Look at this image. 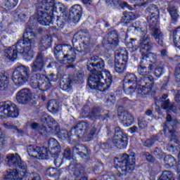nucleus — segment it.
I'll list each match as a JSON object with an SVG mask.
<instances>
[{"instance_id":"f257e3e1","label":"nucleus","mask_w":180,"mask_h":180,"mask_svg":"<svg viewBox=\"0 0 180 180\" xmlns=\"http://www.w3.org/2000/svg\"><path fill=\"white\" fill-rule=\"evenodd\" d=\"M105 60L98 56H92L86 63V70L90 75L87 79L86 88L91 91L106 92L112 84H116L119 77L112 75L110 71L105 70Z\"/></svg>"},{"instance_id":"f03ea898","label":"nucleus","mask_w":180,"mask_h":180,"mask_svg":"<svg viewBox=\"0 0 180 180\" xmlns=\"http://www.w3.org/2000/svg\"><path fill=\"white\" fill-rule=\"evenodd\" d=\"M39 23L41 25V26L54 25V23L51 22V17L47 13H44L41 10H37L35 15H32L30 18L25 30L22 34V39L26 41H29L33 46H34L36 41V33L33 32V29L37 27Z\"/></svg>"},{"instance_id":"7ed1b4c3","label":"nucleus","mask_w":180,"mask_h":180,"mask_svg":"<svg viewBox=\"0 0 180 180\" xmlns=\"http://www.w3.org/2000/svg\"><path fill=\"white\" fill-rule=\"evenodd\" d=\"M34 47L30 42L23 38L19 39L15 45L6 46L4 49V57L10 61H15L18 58V54H21L27 61H32L34 57Z\"/></svg>"},{"instance_id":"20e7f679","label":"nucleus","mask_w":180,"mask_h":180,"mask_svg":"<svg viewBox=\"0 0 180 180\" xmlns=\"http://www.w3.org/2000/svg\"><path fill=\"white\" fill-rule=\"evenodd\" d=\"M143 56H141V60L137 66V72L140 75L139 82L143 84L139 85L137 89L138 94L141 95H150V92L154 86V77L150 75V72L154 71L155 65L153 64H149L148 68L143 63Z\"/></svg>"},{"instance_id":"39448f33","label":"nucleus","mask_w":180,"mask_h":180,"mask_svg":"<svg viewBox=\"0 0 180 180\" xmlns=\"http://www.w3.org/2000/svg\"><path fill=\"white\" fill-rule=\"evenodd\" d=\"M53 46V36L47 34L41 38L39 44V49L41 52H38L35 60L30 64L32 72H43L46 65H47V60L44 56V53L47 49H50Z\"/></svg>"},{"instance_id":"423d86ee","label":"nucleus","mask_w":180,"mask_h":180,"mask_svg":"<svg viewBox=\"0 0 180 180\" xmlns=\"http://www.w3.org/2000/svg\"><path fill=\"white\" fill-rule=\"evenodd\" d=\"M136 165V153L131 152L120 154L119 157L114 158V167L117 169V176L124 178L127 174H131L134 171Z\"/></svg>"},{"instance_id":"0eeeda50","label":"nucleus","mask_w":180,"mask_h":180,"mask_svg":"<svg viewBox=\"0 0 180 180\" xmlns=\"http://www.w3.org/2000/svg\"><path fill=\"white\" fill-rule=\"evenodd\" d=\"M127 39H129V35L126 34L124 40L126 46L129 47V49H136V47L139 48L142 60L149 58L150 54H151V51H153V49H154V43L151 41V39L148 35L145 34V35L141 37L138 46L137 44H136L137 39L131 38L129 39V41H127Z\"/></svg>"},{"instance_id":"6e6552de","label":"nucleus","mask_w":180,"mask_h":180,"mask_svg":"<svg viewBox=\"0 0 180 180\" xmlns=\"http://www.w3.org/2000/svg\"><path fill=\"white\" fill-rule=\"evenodd\" d=\"M129 144L127 134L122 131L119 127L115 128V134L112 139H108L101 144V148L105 153H108L116 147L118 150H124Z\"/></svg>"},{"instance_id":"1a4fd4ad","label":"nucleus","mask_w":180,"mask_h":180,"mask_svg":"<svg viewBox=\"0 0 180 180\" xmlns=\"http://www.w3.org/2000/svg\"><path fill=\"white\" fill-rule=\"evenodd\" d=\"M28 153L30 154H37L42 160L57 153H61V146L58 141L54 138H50L48 141V147L43 145H31L30 146Z\"/></svg>"},{"instance_id":"9d476101","label":"nucleus","mask_w":180,"mask_h":180,"mask_svg":"<svg viewBox=\"0 0 180 180\" xmlns=\"http://www.w3.org/2000/svg\"><path fill=\"white\" fill-rule=\"evenodd\" d=\"M146 20L148 23L149 30L151 32V36L154 39L156 44L159 47H165V44H164V33L158 27V23H160V14L148 15L146 18Z\"/></svg>"},{"instance_id":"9b49d317","label":"nucleus","mask_w":180,"mask_h":180,"mask_svg":"<svg viewBox=\"0 0 180 180\" xmlns=\"http://www.w3.org/2000/svg\"><path fill=\"white\" fill-rule=\"evenodd\" d=\"M62 157L70 160L69 165L67 167L68 171L70 172V174H72L75 178H79L85 174V167L82 165L78 164V160L71 156V148L70 147H67L64 150Z\"/></svg>"},{"instance_id":"f8f14e48","label":"nucleus","mask_w":180,"mask_h":180,"mask_svg":"<svg viewBox=\"0 0 180 180\" xmlns=\"http://www.w3.org/2000/svg\"><path fill=\"white\" fill-rule=\"evenodd\" d=\"M53 54L56 60H59L60 64H72L77 58V52L75 49L70 48L67 51V54L63 51V44H58L53 49Z\"/></svg>"},{"instance_id":"ddd939ff","label":"nucleus","mask_w":180,"mask_h":180,"mask_svg":"<svg viewBox=\"0 0 180 180\" xmlns=\"http://www.w3.org/2000/svg\"><path fill=\"white\" fill-rule=\"evenodd\" d=\"M88 127H89V124L84 121H80L73 127H72L70 131L68 130H63L60 131V136L65 140L71 139V136H76L77 140H81L86 133V130H88Z\"/></svg>"},{"instance_id":"4468645a","label":"nucleus","mask_w":180,"mask_h":180,"mask_svg":"<svg viewBox=\"0 0 180 180\" xmlns=\"http://www.w3.org/2000/svg\"><path fill=\"white\" fill-rule=\"evenodd\" d=\"M127 61H129V51L126 48H120L114 60L115 72L118 74H123L127 70Z\"/></svg>"},{"instance_id":"2eb2a0df","label":"nucleus","mask_w":180,"mask_h":180,"mask_svg":"<svg viewBox=\"0 0 180 180\" xmlns=\"http://www.w3.org/2000/svg\"><path fill=\"white\" fill-rule=\"evenodd\" d=\"M20 113L18 105L11 101L0 102V119H7V117L15 119Z\"/></svg>"},{"instance_id":"dca6fc26","label":"nucleus","mask_w":180,"mask_h":180,"mask_svg":"<svg viewBox=\"0 0 180 180\" xmlns=\"http://www.w3.org/2000/svg\"><path fill=\"white\" fill-rule=\"evenodd\" d=\"M30 77L29 67L20 65L15 68L12 75V81L17 86L25 85Z\"/></svg>"},{"instance_id":"f3484780","label":"nucleus","mask_w":180,"mask_h":180,"mask_svg":"<svg viewBox=\"0 0 180 180\" xmlns=\"http://www.w3.org/2000/svg\"><path fill=\"white\" fill-rule=\"evenodd\" d=\"M37 82V87L41 92H46L51 88V82H56L57 81V76L56 74L51 73L48 75L37 73L34 75Z\"/></svg>"},{"instance_id":"a211bd4d","label":"nucleus","mask_w":180,"mask_h":180,"mask_svg":"<svg viewBox=\"0 0 180 180\" xmlns=\"http://www.w3.org/2000/svg\"><path fill=\"white\" fill-rule=\"evenodd\" d=\"M6 160L8 167L21 171L22 176L27 174V165L22 161V158H20L19 153L8 155L6 156Z\"/></svg>"},{"instance_id":"6ab92c4d","label":"nucleus","mask_w":180,"mask_h":180,"mask_svg":"<svg viewBox=\"0 0 180 180\" xmlns=\"http://www.w3.org/2000/svg\"><path fill=\"white\" fill-rule=\"evenodd\" d=\"M91 40H92V36L89 32L84 30L77 31L73 36L72 43H77L79 41L80 45L83 46V50H88L91 46Z\"/></svg>"},{"instance_id":"aec40b11","label":"nucleus","mask_w":180,"mask_h":180,"mask_svg":"<svg viewBox=\"0 0 180 180\" xmlns=\"http://www.w3.org/2000/svg\"><path fill=\"white\" fill-rule=\"evenodd\" d=\"M120 41L119 32H117V30H114L110 32L107 40L103 42V46L106 50H115L119 46Z\"/></svg>"},{"instance_id":"412c9836","label":"nucleus","mask_w":180,"mask_h":180,"mask_svg":"<svg viewBox=\"0 0 180 180\" xmlns=\"http://www.w3.org/2000/svg\"><path fill=\"white\" fill-rule=\"evenodd\" d=\"M72 154L79 155L82 160L88 161L91 157V150L88 149V146L84 144H76L72 148Z\"/></svg>"},{"instance_id":"4be33fe9","label":"nucleus","mask_w":180,"mask_h":180,"mask_svg":"<svg viewBox=\"0 0 180 180\" xmlns=\"http://www.w3.org/2000/svg\"><path fill=\"white\" fill-rule=\"evenodd\" d=\"M84 13L82 6L79 4H75L69 10V20L73 23H78Z\"/></svg>"},{"instance_id":"5701e85b","label":"nucleus","mask_w":180,"mask_h":180,"mask_svg":"<svg viewBox=\"0 0 180 180\" xmlns=\"http://www.w3.org/2000/svg\"><path fill=\"white\" fill-rule=\"evenodd\" d=\"M16 100L20 105H27L32 101V91L27 88L22 89L17 92Z\"/></svg>"},{"instance_id":"b1692460","label":"nucleus","mask_w":180,"mask_h":180,"mask_svg":"<svg viewBox=\"0 0 180 180\" xmlns=\"http://www.w3.org/2000/svg\"><path fill=\"white\" fill-rule=\"evenodd\" d=\"M56 4V0H42L39 4V8L45 11L44 13H46L49 16L51 17V20L54 23L56 19L54 16H51V12L54 11V5Z\"/></svg>"},{"instance_id":"393cba45","label":"nucleus","mask_w":180,"mask_h":180,"mask_svg":"<svg viewBox=\"0 0 180 180\" xmlns=\"http://www.w3.org/2000/svg\"><path fill=\"white\" fill-rule=\"evenodd\" d=\"M41 122L43 123V127L41 128V130H44V133H47V128L53 131V130H57V127H58V123L51 115H47L41 119Z\"/></svg>"},{"instance_id":"a878e982","label":"nucleus","mask_w":180,"mask_h":180,"mask_svg":"<svg viewBox=\"0 0 180 180\" xmlns=\"http://www.w3.org/2000/svg\"><path fill=\"white\" fill-rule=\"evenodd\" d=\"M26 175L22 174V170L18 169H7L3 176L4 180H23Z\"/></svg>"},{"instance_id":"bb28decb","label":"nucleus","mask_w":180,"mask_h":180,"mask_svg":"<svg viewBox=\"0 0 180 180\" xmlns=\"http://www.w3.org/2000/svg\"><path fill=\"white\" fill-rule=\"evenodd\" d=\"M106 4L108 6H111L115 9H129V11H133V7L126 1H122V0H106Z\"/></svg>"},{"instance_id":"cd10ccee","label":"nucleus","mask_w":180,"mask_h":180,"mask_svg":"<svg viewBox=\"0 0 180 180\" xmlns=\"http://www.w3.org/2000/svg\"><path fill=\"white\" fill-rule=\"evenodd\" d=\"M123 84L127 85H144V83L140 82V79L134 73L127 72L123 79Z\"/></svg>"},{"instance_id":"c85d7f7f","label":"nucleus","mask_w":180,"mask_h":180,"mask_svg":"<svg viewBox=\"0 0 180 180\" xmlns=\"http://www.w3.org/2000/svg\"><path fill=\"white\" fill-rule=\"evenodd\" d=\"M170 122H172V116L170 114H167L166 117V121L164 123L163 125V131L165 134H167V133H169L172 140H174L176 144H178L179 141L178 139H176V135H175V130L174 129H169V127H168V123Z\"/></svg>"},{"instance_id":"c756f323","label":"nucleus","mask_w":180,"mask_h":180,"mask_svg":"<svg viewBox=\"0 0 180 180\" xmlns=\"http://www.w3.org/2000/svg\"><path fill=\"white\" fill-rule=\"evenodd\" d=\"M119 119L125 127H130V126L134 123V117H133V115L127 111H125L122 112L121 115H119Z\"/></svg>"},{"instance_id":"7c9ffc66","label":"nucleus","mask_w":180,"mask_h":180,"mask_svg":"<svg viewBox=\"0 0 180 180\" xmlns=\"http://www.w3.org/2000/svg\"><path fill=\"white\" fill-rule=\"evenodd\" d=\"M122 88L125 95H133V94H134V92L136 91L138 96H140L141 98H146L147 96V95L139 94L137 91V89H139V86H137V85L123 84Z\"/></svg>"},{"instance_id":"2f4dec72","label":"nucleus","mask_w":180,"mask_h":180,"mask_svg":"<svg viewBox=\"0 0 180 180\" xmlns=\"http://www.w3.org/2000/svg\"><path fill=\"white\" fill-rule=\"evenodd\" d=\"M74 82V79L70 75H64L60 82V86L63 91H68L71 88V84Z\"/></svg>"},{"instance_id":"473e14b6","label":"nucleus","mask_w":180,"mask_h":180,"mask_svg":"<svg viewBox=\"0 0 180 180\" xmlns=\"http://www.w3.org/2000/svg\"><path fill=\"white\" fill-rule=\"evenodd\" d=\"M54 9L52 10L51 13V16H54L56 13L58 15H65V12H67V9L65 8V6L63 4V3H55L53 6Z\"/></svg>"},{"instance_id":"72a5a7b5","label":"nucleus","mask_w":180,"mask_h":180,"mask_svg":"<svg viewBox=\"0 0 180 180\" xmlns=\"http://www.w3.org/2000/svg\"><path fill=\"white\" fill-rule=\"evenodd\" d=\"M9 86V77L5 72L0 73V91H6Z\"/></svg>"},{"instance_id":"f704fd0d","label":"nucleus","mask_w":180,"mask_h":180,"mask_svg":"<svg viewBox=\"0 0 180 180\" xmlns=\"http://www.w3.org/2000/svg\"><path fill=\"white\" fill-rule=\"evenodd\" d=\"M164 162L166 167L169 168H174L176 167V159L174 158L172 155H165L164 158Z\"/></svg>"},{"instance_id":"c9c22d12","label":"nucleus","mask_w":180,"mask_h":180,"mask_svg":"<svg viewBox=\"0 0 180 180\" xmlns=\"http://www.w3.org/2000/svg\"><path fill=\"white\" fill-rule=\"evenodd\" d=\"M167 12L171 16L172 23H176L179 18V14H178V9L174 6H171L167 8Z\"/></svg>"},{"instance_id":"e433bc0d","label":"nucleus","mask_w":180,"mask_h":180,"mask_svg":"<svg viewBox=\"0 0 180 180\" xmlns=\"http://www.w3.org/2000/svg\"><path fill=\"white\" fill-rule=\"evenodd\" d=\"M60 153H53L50 155L51 158H53V163L56 168H60L64 162V158L63 155H60Z\"/></svg>"},{"instance_id":"4c0bfd02","label":"nucleus","mask_w":180,"mask_h":180,"mask_svg":"<svg viewBox=\"0 0 180 180\" xmlns=\"http://www.w3.org/2000/svg\"><path fill=\"white\" fill-rule=\"evenodd\" d=\"M172 38L175 47L180 50V26L174 30Z\"/></svg>"},{"instance_id":"58836bf2","label":"nucleus","mask_w":180,"mask_h":180,"mask_svg":"<svg viewBox=\"0 0 180 180\" xmlns=\"http://www.w3.org/2000/svg\"><path fill=\"white\" fill-rule=\"evenodd\" d=\"M153 65H155L154 70V75L156 77V78H160L163 74H164V68L160 66H156L157 64V56L155 55V60L152 63Z\"/></svg>"},{"instance_id":"ea45409f","label":"nucleus","mask_w":180,"mask_h":180,"mask_svg":"<svg viewBox=\"0 0 180 180\" xmlns=\"http://www.w3.org/2000/svg\"><path fill=\"white\" fill-rule=\"evenodd\" d=\"M158 180H175V178H174V173L172 172L165 170L162 172Z\"/></svg>"},{"instance_id":"a19ab883","label":"nucleus","mask_w":180,"mask_h":180,"mask_svg":"<svg viewBox=\"0 0 180 180\" xmlns=\"http://www.w3.org/2000/svg\"><path fill=\"white\" fill-rule=\"evenodd\" d=\"M146 12H148L149 15H160V8L155 4H150Z\"/></svg>"},{"instance_id":"79ce46f5","label":"nucleus","mask_w":180,"mask_h":180,"mask_svg":"<svg viewBox=\"0 0 180 180\" xmlns=\"http://www.w3.org/2000/svg\"><path fill=\"white\" fill-rule=\"evenodd\" d=\"M122 19L124 23L127 25L128 23H130V22H133V20H134V14L131 12L125 13Z\"/></svg>"},{"instance_id":"37998d69","label":"nucleus","mask_w":180,"mask_h":180,"mask_svg":"<svg viewBox=\"0 0 180 180\" xmlns=\"http://www.w3.org/2000/svg\"><path fill=\"white\" fill-rule=\"evenodd\" d=\"M4 2L7 9H13L18 5L19 0H4Z\"/></svg>"},{"instance_id":"c03bdc74","label":"nucleus","mask_w":180,"mask_h":180,"mask_svg":"<svg viewBox=\"0 0 180 180\" xmlns=\"http://www.w3.org/2000/svg\"><path fill=\"white\" fill-rule=\"evenodd\" d=\"M57 20L56 21V25L57 27L59 29H64V26H65V22L67 20L64 17L57 15Z\"/></svg>"},{"instance_id":"a18cd8bd","label":"nucleus","mask_w":180,"mask_h":180,"mask_svg":"<svg viewBox=\"0 0 180 180\" xmlns=\"http://www.w3.org/2000/svg\"><path fill=\"white\" fill-rule=\"evenodd\" d=\"M46 174L51 176V178H56V176H58V173H57V170L54 167L47 168L46 170Z\"/></svg>"},{"instance_id":"49530a36","label":"nucleus","mask_w":180,"mask_h":180,"mask_svg":"<svg viewBox=\"0 0 180 180\" xmlns=\"http://www.w3.org/2000/svg\"><path fill=\"white\" fill-rule=\"evenodd\" d=\"M101 112L102 108L101 107H94L91 111L90 119H95V117H96V116H98V115H99V113H101Z\"/></svg>"},{"instance_id":"de8ad7c7","label":"nucleus","mask_w":180,"mask_h":180,"mask_svg":"<svg viewBox=\"0 0 180 180\" xmlns=\"http://www.w3.org/2000/svg\"><path fill=\"white\" fill-rule=\"evenodd\" d=\"M115 102H116V96L112 94L109 95L105 101V103L108 108H111V106H113Z\"/></svg>"},{"instance_id":"09e8293b","label":"nucleus","mask_w":180,"mask_h":180,"mask_svg":"<svg viewBox=\"0 0 180 180\" xmlns=\"http://www.w3.org/2000/svg\"><path fill=\"white\" fill-rule=\"evenodd\" d=\"M138 126L141 129H146L147 128V126H148V122H147L144 117L139 118L138 120Z\"/></svg>"},{"instance_id":"8fccbe9b","label":"nucleus","mask_w":180,"mask_h":180,"mask_svg":"<svg viewBox=\"0 0 180 180\" xmlns=\"http://www.w3.org/2000/svg\"><path fill=\"white\" fill-rule=\"evenodd\" d=\"M143 156L146 158L148 162L153 163L154 161H155V158H154V156H153L149 152H144L143 153Z\"/></svg>"},{"instance_id":"3c124183","label":"nucleus","mask_w":180,"mask_h":180,"mask_svg":"<svg viewBox=\"0 0 180 180\" xmlns=\"http://www.w3.org/2000/svg\"><path fill=\"white\" fill-rule=\"evenodd\" d=\"M174 78L177 82H180V63H178L174 69Z\"/></svg>"},{"instance_id":"603ef678","label":"nucleus","mask_w":180,"mask_h":180,"mask_svg":"<svg viewBox=\"0 0 180 180\" xmlns=\"http://www.w3.org/2000/svg\"><path fill=\"white\" fill-rule=\"evenodd\" d=\"M167 150L169 153H173L174 154L178 153V146L172 144L167 145Z\"/></svg>"},{"instance_id":"864d4df0","label":"nucleus","mask_w":180,"mask_h":180,"mask_svg":"<svg viewBox=\"0 0 180 180\" xmlns=\"http://www.w3.org/2000/svg\"><path fill=\"white\" fill-rule=\"evenodd\" d=\"M81 116L83 119H86L87 117H89V119H91V112H89V110L84 108L82 110Z\"/></svg>"},{"instance_id":"5fc2aeb1","label":"nucleus","mask_w":180,"mask_h":180,"mask_svg":"<svg viewBox=\"0 0 180 180\" xmlns=\"http://www.w3.org/2000/svg\"><path fill=\"white\" fill-rule=\"evenodd\" d=\"M26 19H27V15L23 13H20L18 15V20L19 22H25Z\"/></svg>"},{"instance_id":"6e6d98bb","label":"nucleus","mask_w":180,"mask_h":180,"mask_svg":"<svg viewBox=\"0 0 180 180\" xmlns=\"http://www.w3.org/2000/svg\"><path fill=\"white\" fill-rule=\"evenodd\" d=\"M153 145L154 141H153L151 139H146L143 143L144 147H148V148H150V147H152Z\"/></svg>"},{"instance_id":"4d7b16f0","label":"nucleus","mask_w":180,"mask_h":180,"mask_svg":"<svg viewBox=\"0 0 180 180\" xmlns=\"http://www.w3.org/2000/svg\"><path fill=\"white\" fill-rule=\"evenodd\" d=\"M3 126L5 129H7V130H15L16 127L15 125L11 123H4Z\"/></svg>"},{"instance_id":"13d9d810","label":"nucleus","mask_w":180,"mask_h":180,"mask_svg":"<svg viewBox=\"0 0 180 180\" xmlns=\"http://www.w3.org/2000/svg\"><path fill=\"white\" fill-rule=\"evenodd\" d=\"M169 105H171V101H169V99H167L163 102V103L162 104V108L165 110H167L169 107Z\"/></svg>"},{"instance_id":"bf43d9fd","label":"nucleus","mask_w":180,"mask_h":180,"mask_svg":"<svg viewBox=\"0 0 180 180\" xmlns=\"http://www.w3.org/2000/svg\"><path fill=\"white\" fill-rule=\"evenodd\" d=\"M30 127L32 130H40V125L37 122L31 123Z\"/></svg>"},{"instance_id":"052dcab7","label":"nucleus","mask_w":180,"mask_h":180,"mask_svg":"<svg viewBox=\"0 0 180 180\" xmlns=\"http://www.w3.org/2000/svg\"><path fill=\"white\" fill-rule=\"evenodd\" d=\"M6 137V132L0 128V140H4Z\"/></svg>"},{"instance_id":"680f3d73","label":"nucleus","mask_w":180,"mask_h":180,"mask_svg":"<svg viewBox=\"0 0 180 180\" xmlns=\"http://www.w3.org/2000/svg\"><path fill=\"white\" fill-rule=\"evenodd\" d=\"M161 57H168V51L167 49H162L160 51Z\"/></svg>"},{"instance_id":"e2e57ef3","label":"nucleus","mask_w":180,"mask_h":180,"mask_svg":"<svg viewBox=\"0 0 180 180\" xmlns=\"http://www.w3.org/2000/svg\"><path fill=\"white\" fill-rule=\"evenodd\" d=\"M137 130H139V128L136 126H133L129 128V131H130L131 134L136 133L137 131Z\"/></svg>"},{"instance_id":"0e129e2a","label":"nucleus","mask_w":180,"mask_h":180,"mask_svg":"<svg viewBox=\"0 0 180 180\" xmlns=\"http://www.w3.org/2000/svg\"><path fill=\"white\" fill-rule=\"evenodd\" d=\"M159 139H160V138L158 137V135H153L150 138V140H152V141H153V144H154V143H155V141H158Z\"/></svg>"},{"instance_id":"69168bd1","label":"nucleus","mask_w":180,"mask_h":180,"mask_svg":"<svg viewBox=\"0 0 180 180\" xmlns=\"http://www.w3.org/2000/svg\"><path fill=\"white\" fill-rule=\"evenodd\" d=\"M96 133V129L93 128L92 129L90 130L89 133V136H91V137H93V136H95Z\"/></svg>"},{"instance_id":"338daca9","label":"nucleus","mask_w":180,"mask_h":180,"mask_svg":"<svg viewBox=\"0 0 180 180\" xmlns=\"http://www.w3.org/2000/svg\"><path fill=\"white\" fill-rule=\"evenodd\" d=\"M160 148H158V147H156L153 150L154 155H160Z\"/></svg>"},{"instance_id":"774afa93","label":"nucleus","mask_w":180,"mask_h":180,"mask_svg":"<svg viewBox=\"0 0 180 180\" xmlns=\"http://www.w3.org/2000/svg\"><path fill=\"white\" fill-rule=\"evenodd\" d=\"M31 180H41L39 174H35L32 176Z\"/></svg>"}]
</instances>
